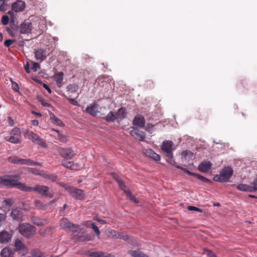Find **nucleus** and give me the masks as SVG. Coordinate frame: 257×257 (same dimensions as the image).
<instances>
[{"label": "nucleus", "mask_w": 257, "mask_h": 257, "mask_svg": "<svg viewBox=\"0 0 257 257\" xmlns=\"http://www.w3.org/2000/svg\"><path fill=\"white\" fill-rule=\"evenodd\" d=\"M78 89V86L75 84H70L67 86V91L71 93H75Z\"/></svg>", "instance_id": "nucleus-30"}, {"label": "nucleus", "mask_w": 257, "mask_h": 257, "mask_svg": "<svg viewBox=\"0 0 257 257\" xmlns=\"http://www.w3.org/2000/svg\"><path fill=\"white\" fill-rule=\"evenodd\" d=\"M11 82H12V89L16 92H18L19 91V85L18 84L13 81V80H11Z\"/></svg>", "instance_id": "nucleus-41"}, {"label": "nucleus", "mask_w": 257, "mask_h": 257, "mask_svg": "<svg viewBox=\"0 0 257 257\" xmlns=\"http://www.w3.org/2000/svg\"><path fill=\"white\" fill-rule=\"evenodd\" d=\"M31 123L33 125L36 126L39 124V121L38 120L33 119L31 121Z\"/></svg>", "instance_id": "nucleus-58"}, {"label": "nucleus", "mask_w": 257, "mask_h": 257, "mask_svg": "<svg viewBox=\"0 0 257 257\" xmlns=\"http://www.w3.org/2000/svg\"><path fill=\"white\" fill-rule=\"evenodd\" d=\"M26 7V4L21 0H18L13 3L12 9L15 12H20L23 11Z\"/></svg>", "instance_id": "nucleus-14"}, {"label": "nucleus", "mask_w": 257, "mask_h": 257, "mask_svg": "<svg viewBox=\"0 0 257 257\" xmlns=\"http://www.w3.org/2000/svg\"><path fill=\"white\" fill-rule=\"evenodd\" d=\"M71 195L75 199L81 200L84 197V194L81 189L69 187L67 189Z\"/></svg>", "instance_id": "nucleus-10"}, {"label": "nucleus", "mask_w": 257, "mask_h": 257, "mask_svg": "<svg viewBox=\"0 0 257 257\" xmlns=\"http://www.w3.org/2000/svg\"><path fill=\"white\" fill-rule=\"evenodd\" d=\"M0 184L7 187L16 186L24 191L35 192L44 196L48 195V191L49 188L48 187L41 185H36L34 187L27 186L18 181V176L0 177Z\"/></svg>", "instance_id": "nucleus-1"}, {"label": "nucleus", "mask_w": 257, "mask_h": 257, "mask_svg": "<svg viewBox=\"0 0 257 257\" xmlns=\"http://www.w3.org/2000/svg\"><path fill=\"white\" fill-rule=\"evenodd\" d=\"M162 149L166 153V156L169 159L173 158V151L175 150V148L174 146L173 143L171 141H165L163 142L162 145Z\"/></svg>", "instance_id": "nucleus-5"}, {"label": "nucleus", "mask_w": 257, "mask_h": 257, "mask_svg": "<svg viewBox=\"0 0 257 257\" xmlns=\"http://www.w3.org/2000/svg\"><path fill=\"white\" fill-rule=\"evenodd\" d=\"M106 233L108 237L113 239H122L126 240L128 238V236L126 235H124L122 233L118 232L113 229H108Z\"/></svg>", "instance_id": "nucleus-9"}, {"label": "nucleus", "mask_w": 257, "mask_h": 257, "mask_svg": "<svg viewBox=\"0 0 257 257\" xmlns=\"http://www.w3.org/2000/svg\"><path fill=\"white\" fill-rule=\"evenodd\" d=\"M21 131L18 127H15L10 132V137L7 141L13 144H18L21 142Z\"/></svg>", "instance_id": "nucleus-6"}, {"label": "nucleus", "mask_w": 257, "mask_h": 257, "mask_svg": "<svg viewBox=\"0 0 257 257\" xmlns=\"http://www.w3.org/2000/svg\"><path fill=\"white\" fill-rule=\"evenodd\" d=\"M221 179H222V177L220 175L219 176L216 175L213 178L214 180L215 181L224 182L223 181L221 180H222Z\"/></svg>", "instance_id": "nucleus-53"}, {"label": "nucleus", "mask_w": 257, "mask_h": 257, "mask_svg": "<svg viewBox=\"0 0 257 257\" xmlns=\"http://www.w3.org/2000/svg\"><path fill=\"white\" fill-rule=\"evenodd\" d=\"M32 26L29 22L22 23L20 27V33L21 34H29L31 32Z\"/></svg>", "instance_id": "nucleus-18"}, {"label": "nucleus", "mask_w": 257, "mask_h": 257, "mask_svg": "<svg viewBox=\"0 0 257 257\" xmlns=\"http://www.w3.org/2000/svg\"><path fill=\"white\" fill-rule=\"evenodd\" d=\"M116 117L117 119H123L126 115V111L125 108H119L117 112L115 113Z\"/></svg>", "instance_id": "nucleus-27"}, {"label": "nucleus", "mask_w": 257, "mask_h": 257, "mask_svg": "<svg viewBox=\"0 0 257 257\" xmlns=\"http://www.w3.org/2000/svg\"><path fill=\"white\" fill-rule=\"evenodd\" d=\"M43 87L49 92H51L50 88L46 84H44Z\"/></svg>", "instance_id": "nucleus-59"}, {"label": "nucleus", "mask_w": 257, "mask_h": 257, "mask_svg": "<svg viewBox=\"0 0 257 257\" xmlns=\"http://www.w3.org/2000/svg\"><path fill=\"white\" fill-rule=\"evenodd\" d=\"M46 179H49L52 181H55L56 180L57 176L53 174H48L47 175V176L46 177Z\"/></svg>", "instance_id": "nucleus-46"}, {"label": "nucleus", "mask_w": 257, "mask_h": 257, "mask_svg": "<svg viewBox=\"0 0 257 257\" xmlns=\"http://www.w3.org/2000/svg\"><path fill=\"white\" fill-rule=\"evenodd\" d=\"M35 202V205L37 208H38L39 209H43V206L41 201H40L39 200H36Z\"/></svg>", "instance_id": "nucleus-49"}, {"label": "nucleus", "mask_w": 257, "mask_h": 257, "mask_svg": "<svg viewBox=\"0 0 257 257\" xmlns=\"http://www.w3.org/2000/svg\"><path fill=\"white\" fill-rule=\"evenodd\" d=\"M50 119L51 121L58 125L62 126L63 125V122L58 117L55 116L54 114L50 115Z\"/></svg>", "instance_id": "nucleus-31"}, {"label": "nucleus", "mask_w": 257, "mask_h": 257, "mask_svg": "<svg viewBox=\"0 0 257 257\" xmlns=\"http://www.w3.org/2000/svg\"><path fill=\"white\" fill-rule=\"evenodd\" d=\"M9 161L11 163L20 165H26L29 166L31 165L30 159H25L19 158L18 157H10L9 158Z\"/></svg>", "instance_id": "nucleus-11"}, {"label": "nucleus", "mask_w": 257, "mask_h": 257, "mask_svg": "<svg viewBox=\"0 0 257 257\" xmlns=\"http://www.w3.org/2000/svg\"><path fill=\"white\" fill-rule=\"evenodd\" d=\"M187 209L189 211H195L201 213L202 212V210L201 209L193 206H188Z\"/></svg>", "instance_id": "nucleus-39"}, {"label": "nucleus", "mask_w": 257, "mask_h": 257, "mask_svg": "<svg viewBox=\"0 0 257 257\" xmlns=\"http://www.w3.org/2000/svg\"><path fill=\"white\" fill-rule=\"evenodd\" d=\"M53 130L58 133V139L60 141L63 142V143H65L67 141L68 139H67V136L62 135L58 131H57L55 130Z\"/></svg>", "instance_id": "nucleus-32"}, {"label": "nucleus", "mask_w": 257, "mask_h": 257, "mask_svg": "<svg viewBox=\"0 0 257 257\" xmlns=\"http://www.w3.org/2000/svg\"><path fill=\"white\" fill-rule=\"evenodd\" d=\"M195 177H196L197 178H198L199 180L202 181L203 182H210V181L208 179H207V178L204 177L203 176L200 175L199 174H196V175Z\"/></svg>", "instance_id": "nucleus-45"}, {"label": "nucleus", "mask_w": 257, "mask_h": 257, "mask_svg": "<svg viewBox=\"0 0 257 257\" xmlns=\"http://www.w3.org/2000/svg\"><path fill=\"white\" fill-rule=\"evenodd\" d=\"M211 166L210 161H204L199 165L198 169L201 172L206 173L210 170Z\"/></svg>", "instance_id": "nucleus-17"}, {"label": "nucleus", "mask_w": 257, "mask_h": 257, "mask_svg": "<svg viewBox=\"0 0 257 257\" xmlns=\"http://www.w3.org/2000/svg\"><path fill=\"white\" fill-rule=\"evenodd\" d=\"M49 54V52L42 48H38L35 51V57L37 60L40 62L43 61Z\"/></svg>", "instance_id": "nucleus-13"}, {"label": "nucleus", "mask_w": 257, "mask_h": 257, "mask_svg": "<svg viewBox=\"0 0 257 257\" xmlns=\"http://www.w3.org/2000/svg\"><path fill=\"white\" fill-rule=\"evenodd\" d=\"M9 22V18L8 16L7 15H4L2 17V23L4 25H6L8 24Z\"/></svg>", "instance_id": "nucleus-40"}, {"label": "nucleus", "mask_w": 257, "mask_h": 257, "mask_svg": "<svg viewBox=\"0 0 257 257\" xmlns=\"http://www.w3.org/2000/svg\"><path fill=\"white\" fill-rule=\"evenodd\" d=\"M39 68L40 65L38 63H36L34 62H33V66L32 69L34 71L36 72Z\"/></svg>", "instance_id": "nucleus-48"}, {"label": "nucleus", "mask_w": 257, "mask_h": 257, "mask_svg": "<svg viewBox=\"0 0 257 257\" xmlns=\"http://www.w3.org/2000/svg\"><path fill=\"white\" fill-rule=\"evenodd\" d=\"M115 119H116V115L112 111H110L105 117V119L109 121H113Z\"/></svg>", "instance_id": "nucleus-33"}, {"label": "nucleus", "mask_w": 257, "mask_h": 257, "mask_svg": "<svg viewBox=\"0 0 257 257\" xmlns=\"http://www.w3.org/2000/svg\"><path fill=\"white\" fill-rule=\"evenodd\" d=\"M233 171L232 169L229 167H225L220 171V175L222 177V180L225 182L229 181L230 177L233 174Z\"/></svg>", "instance_id": "nucleus-8"}, {"label": "nucleus", "mask_w": 257, "mask_h": 257, "mask_svg": "<svg viewBox=\"0 0 257 257\" xmlns=\"http://www.w3.org/2000/svg\"><path fill=\"white\" fill-rule=\"evenodd\" d=\"M58 152L61 156L66 159H71L76 155L75 152L70 148H60Z\"/></svg>", "instance_id": "nucleus-7"}, {"label": "nucleus", "mask_w": 257, "mask_h": 257, "mask_svg": "<svg viewBox=\"0 0 257 257\" xmlns=\"http://www.w3.org/2000/svg\"><path fill=\"white\" fill-rule=\"evenodd\" d=\"M12 217L15 220H19L22 216V212L20 208L13 209L11 213Z\"/></svg>", "instance_id": "nucleus-23"}, {"label": "nucleus", "mask_w": 257, "mask_h": 257, "mask_svg": "<svg viewBox=\"0 0 257 257\" xmlns=\"http://www.w3.org/2000/svg\"><path fill=\"white\" fill-rule=\"evenodd\" d=\"M116 180L120 188H121L122 190H123V191H124V190H125L124 189L125 186L123 182L118 177H117L116 179Z\"/></svg>", "instance_id": "nucleus-38"}, {"label": "nucleus", "mask_w": 257, "mask_h": 257, "mask_svg": "<svg viewBox=\"0 0 257 257\" xmlns=\"http://www.w3.org/2000/svg\"><path fill=\"white\" fill-rule=\"evenodd\" d=\"M87 254L91 257H109L110 254L102 251H88Z\"/></svg>", "instance_id": "nucleus-22"}, {"label": "nucleus", "mask_w": 257, "mask_h": 257, "mask_svg": "<svg viewBox=\"0 0 257 257\" xmlns=\"http://www.w3.org/2000/svg\"><path fill=\"white\" fill-rule=\"evenodd\" d=\"M15 41L12 39H8L5 41L4 43V45L7 47H9L11 45H12Z\"/></svg>", "instance_id": "nucleus-42"}, {"label": "nucleus", "mask_w": 257, "mask_h": 257, "mask_svg": "<svg viewBox=\"0 0 257 257\" xmlns=\"http://www.w3.org/2000/svg\"><path fill=\"white\" fill-rule=\"evenodd\" d=\"M28 170H29V172L31 173L38 175H39V173H38V171L36 169L30 168L28 169Z\"/></svg>", "instance_id": "nucleus-50"}, {"label": "nucleus", "mask_w": 257, "mask_h": 257, "mask_svg": "<svg viewBox=\"0 0 257 257\" xmlns=\"http://www.w3.org/2000/svg\"><path fill=\"white\" fill-rule=\"evenodd\" d=\"M67 99H68V101L70 102V103H71L73 105H76V106L78 105L77 101L75 100V99H72V98H67Z\"/></svg>", "instance_id": "nucleus-54"}, {"label": "nucleus", "mask_w": 257, "mask_h": 257, "mask_svg": "<svg viewBox=\"0 0 257 257\" xmlns=\"http://www.w3.org/2000/svg\"><path fill=\"white\" fill-rule=\"evenodd\" d=\"M24 136L28 139L31 140L34 143L43 148L46 147V143L44 140L34 132L27 130L25 132Z\"/></svg>", "instance_id": "nucleus-3"}, {"label": "nucleus", "mask_w": 257, "mask_h": 257, "mask_svg": "<svg viewBox=\"0 0 257 257\" xmlns=\"http://www.w3.org/2000/svg\"><path fill=\"white\" fill-rule=\"evenodd\" d=\"M144 153L147 156H148L155 161L160 160V156L154 152L152 149H146L144 150Z\"/></svg>", "instance_id": "nucleus-19"}, {"label": "nucleus", "mask_w": 257, "mask_h": 257, "mask_svg": "<svg viewBox=\"0 0 257 257\" xmlns=\"http://www.w3.org/2000/svg\"><path fill=\"white\" fill-rule=\"evenodd\" d=\"M203 254L209 257H217L213 252L209 250H205Z\"/></svg>", "instance_id": "nucleus-44"}, {"label": "nucleus", "mask_w": 257, "mask_h": 257, "mask_svg": "<svg viewBox=\"0 0 257 257\" xmlns=\"http://www.w3.org/2000/svg\"><path fill=\"white\" fill-rule=\"evenodd\" d=\"M12 238V234L6 230L0 232V242L7 243Z\"/></svg>", "instance_id": "nucleus-16"}, {"label": "nucleus", "mask_w": 257, "mask_h": 257, "mask_svg": "<svg viewBox=\"0 0 257 257\" xmlns=\"http://www.w3.org/2000/svg\"><path fill=\"white\" fill-rule=\"evenodd\" d=\"M129 253L133 257H149L140 250H130Z\"/></svg>", "instance_id": "nucleus-28"}, {"label": "nucleus", "mask_w": 257, "mask_h": 257, "mask_svg": "<svg viewBox=\"0 0 257 257\" xmlns=\"http://www.w3.org/2000/svg\"><path fill=\"white\" fill-rule=\"evenodd\" d=\"M124 193H125L126 196L129 197L131 200L136 202L135 197L132 196L131 193L129 190H124Z\"/></svg>", "instance_id": "nucleus-43"}, {"label": "nucleus", "mask_w": 257, "mask_h": 257, "mask_svg": "<svg viewBox=\"0 0 257 257\" xmlns=\"http://www.w3.org/2000/svg\"><path fill=\"white\" fill-rule=\"evenodd\" d=\"M4 203H5L6 206L9 207L13 204V200L12 199L8 198V199H6V200H5Z\"/></svg>", "instance_id": "nucleus-47"}, {"label": "nucleus", "mask_w": 257, "mask_h": 257, "mask_svg": "<svg viewBox=\"0 0 257 257\" xmlns=\"http://www.w3.org/2000/svg\"><path fill=\"white\" fill-rule=\"evenodd\" d=\"M15 247L16 250L19 252L21 255H24L27 252V249L25 245L20 239H16L15 241Z\"/></svg>", "instance_id": "nucleus-12"}, {"label": "nucleus", "mask_w": 257, "mask_h": 257, "mask_svg": "<svg viewBox=\"0 0 257 257\" xmlns=\"http://www.w3.org/2000/svg\"><path fill=\"white\" fill-rule=\"evenodd\" d=\"M170 160L168 161V162L170 164H171L172 165H173V166H175V164H176V162L175 161L172 159H169Z\"/></svg>", "instance_id": "nucleus-61"}, {"label": "nucleus", "mask_w": 257, "mask_h": 257, "mask_svg": "<svg viewBox=\"0 0 257 257\" xmlns=\"http://www.w3.org/2000/svg\"><path fill=\"white\" fill-rule=\"evenodd\" d=\"M186 173H187L189 175L193 176H195V175H196V173L191 172L190 171H189L188 170L186 172Z\"/></svg>", "instance_id": "nucleus-62"}, {"label": "nucleus", "mask_w": 257, "mask_h": 257, "mask_svg": "<svg viewBox=\"0 0 257 257\" xmlns=\"http://www.w3.org/2000/svg\"><path fill=\"white\" fill-rule=\"evenodd\" d=\"M250 186L252 189V192L257 190V177L253 180L252 182L251 183Z\"/></svg>", "instance_id": "nucleus-35"}, {"label": "nucleus", "mask_w": 257, "mask_h": 257, "mask_svg": "<svg viewBox=\"0 0 257 257\" xmlns=\"http://www.w3.org/2000/svg\"><path fill=\"white\" fill-rule=\"evenodd\" d=\"M8 121L10 125H13L14 123V121L11 117H9Z\"/></svg>", "instance_id": "nucleus-60"}, {"label": "nucleus", "mask_w": 257, "mask_h": 257, "mask_svg": "<svg viewBox=\"0 0 257 257\" xmlns=\"http://www.w3.org/2000/svg\"><path fill=\"white\" fill-rule=\"evenodd\" d=\"M7 10V5L5 4H3L2 3L1 5H0V11L3 12Z\"/></svg>", "instance_id": "nucleus-52"}, {"label": "nucleus", "mask_w": 257, "mask_h": 257, "mask_svg": "<svg viewBox=\"0 0 257 257\" xmlns=\"http://www.w3.org/2000/svg\"><path fill=\"white\" fill-rule=\"evenodd\" d=\"M31 165H29V166H41V164L40 163H38V162H34L33 161H32L31 160V163H30Z\"/></svg>", "instance_id": "nucleus-56"}, {"label": "nucleus", "mask_w": 257, "mask_h": 257, "mask_svg": "<svg viewBox=\"0 0 257 257\" xmlns=\"http://www.w3.org/2000/svg\"><path fill=\"white\" fill-rule=\"evenodd\" d=\"M19 232L26 237L33 235L36 231L35 227L29 223H22L19 226Z\"/></svg>", "instance_id": "nucleus-2"}, {"label": "nucleus", "mask_w": 257, "mask_h": 257, "mask_svg": "<svg viewBox=\"0 0 257 257\" xmlns=\"http://www.w3.org/2000/svg\"><path fill=\"white\" fill-rule=\"evenodd\" d=\"M133 123L140 127H143L145 125L144 117L140 115L136 116L133 120Z\"/></svg>", "instance_id": "nucleus-21"}, {"label": "nucleus", "mask_w": 257, "mask_h": 257, "mask_svg": "<svg viewBox=\"0 0 257 257\" xmlns=\"http://www.w3.org/2000/svg\"><path fill=\"white\" fill-rule=\"evenodd\" d=\"M60 226L67 231L77 232L80 230L79 225L70 222L67 219L63 218L60 222Z\"/></svg>", "instance_id": "nucleus-4"}, {"label": "nucleus", "mask_w": 257, "mask_h": 257, "mask_svg": "<svg viewBox=\"0 0 257 257\" xmlns=\"http://www.w3.org/2000/svg\"><path fill=\"white\" fill-rule=\"evenodd\" d=\"M90 238L86 235H81L78 237L77 240L80 242L88 241L90 240Z\"/></svg>", "instance_id": "nucleus-36"}, {"label": "nucleus", "mask_w": 257, "mask_h": 257, "mask_svg": "<svg viewBox=\"0 0 257 257\" xmlns=\"http://www.w3.org/2000/svg\"><path fill=\"white\" fill-rule=\"evenodd\" d=\"M182 156L186 161H189L193 158V154L190 151H184L182 153Z\"/></svg>", "instance_id": "nucleus-29"}, {"label": "nucleus", "mask_w": 257, "mask_h": 257, "mask_svg": "<svg viewBox=\"0 0 257 257\" xmlns=\"http://www.w3.org/2000/svg\"><path fill=\"white\" fill-rule=\"evenodd\" d=\"M42 104L44 106H47V107H49L50 106V104L47 102H43L42 101Z\"/></svg>", "instance_id": "nucleus-63"}, {"label": "nucleus", "mask_w": 257, "mask_h": 257, "mask_svg": "<svg viewBox=\"0 0 257 257\" xmlns=\"http://www.w3.org/2000/svg\"><path fill=\"white\" fill-rule=\"evenodd\" d=\"M90 225L91 226V228L95 231L96 234L97 235H99L100 231H99L98 227L93 222H91Z\"/></svg>", "instance_id": "nucleus-37"}, {"label": "nucleus", "mask_w": 257, "mask_h": 257, "mask_svg": "<svg viewBox=\"0 0 257 257\" xmlns=\"http://www.w3.org/2000/svg\"><path fill=\"white\" fill-rule=\"evenodd\" d=\"M176 167L178 169H181V170H182L183 171H184V172H186V173L188 171V170L186 168L181 167L179 165H176Z\"/></svg>", "instance_id": "nucleus-57"}, {"label": "nucleus", "mask_w": 257, "mask_h": 257, "mask_svg": "<svg viewBox=\"0 0 257 257\" xmlns=\"http://www.w3.org/2000/svg\"><path fill=\"white\" fill-rule=\"evenodd\" d=\"M6 30L11 36H14L10 28H7Z\"/></svg>", "instance_id": "nucleus-64"}, {"label": "nucleus", "mask_w": 257, "mask_h": 257, "mask_svg": "<svg viewBox=\"0 0 257 257\" xmlns=\"http://www.w3.org/2000/svg\"><path fill=\"white\" fill-rule=\"evenodd\" d=\"M1 255V257H12L13 255V251L10 247H5L2 250Z\"/></svg>", "instance_id": "nucleus-25"}, {"label": "nucleus", "mask_w": 257, "mask_h": 257, "mask_svg": "<svg viewBox=\"0 0 257 257\" xmlns=\"http://www.w3.org/2000/svg\"><path fill=\"white\" fill-rule=\"evenodd\" d=\"M55 80L58 83H60L63 81V73L62 72H58L55 76Z\"/></svg>", "instance_id": "nucleus-34"}, {"label": "nucleus", "mask_w": 257, "mask_h": 257, "mask_svg": "<svg viewBox=\"0 0 257 257\" xmlns=\"http://www.w3.org/2000/svg\"><path fill=\"white\" fill-rule=\"evenodd\" d=\"M25 69L26 71L27 72V73H30L29 64V62H28L26 64V65L25 66Z\"/></svg>", "instance_id": "nucleus-55"}, {"label": "nucleus", "mask_w": 257, "mask_h": 257, "mask_svg": "<svg viewBox=\"0 0 257 257\" xmlns=\"http://www.w3.org/2000/svg\"><path fill=\"white\" fill-rule=\"evenodd\" d=\"M6 215L4 214L0 213V225H2L3 222L5 220Z\"/></svg>", "instance_id": "nucleus-51"}, {"label": "nucleus", "mask_w": 257, "mask_h": 257, "mask_svg": "<svg viewBox=\"0 0 257 257\" xmlns=\"http://www.w3.org/2000/svg\"><path fill=\"white\" fill-rule=\"evenodd\" d=\"M62 165L68 169H70L73 170H77V168L76 165L74 164L73 162H69V161H64L62 162Z\"/></svg>", "instance_id": "nucleus-26"}, {"label": "nucleus", "mask_w": 257, "mask_h": 257, "mask_svg": "<svg viewBox=\"0 0 257 257\" xmlns=\"http://www.w3.org/2000/svg\"><path fill=\"white\" fill-rule=\"evenodd\" d=\"M234 186H236V188L241 191H245V192H252V188L250 185L243 184H239L236 186L235 185H233Z\"/></svg>", "instance_id": "nucleus-24"}, {"label": "nucleus", "mask_w": 257, "mask_h": 257, "mask_svg": "<svg viewBox=\"0 0 257 257\" xmlns=\"http://www.w3.org/2000/svg\"><path fill=\"white\" fill-rule=\"evenodd\" d=\"M85 111L92 116H95L98 112V105L93 104L88 105L85 109Z\"/></svg>", "instance_id": "nucleus-20"}, {"label": "nucleus", "mask_w": 257, "mask_h": 257, "mask_svg": "<svg viewBox=\"0 0 257 257\" xmlns=\"http://www.w3.org/2000/svg\"><path fill=\"white\" fill-rule=\"evenodd\" d=\"M131 135L139 141H143L146 136L145 133L138 129H133L130 132Z\"/></svg>", "instance_id": "nucleus-15"}]
</instances>
